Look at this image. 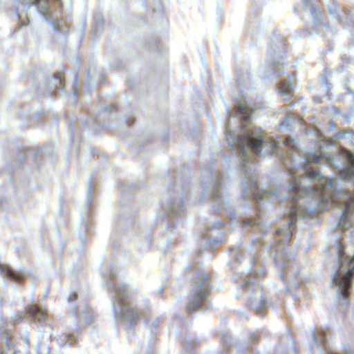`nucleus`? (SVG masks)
<instances>
[{
    "label": "nucleus",
    "mask_w": 354,
    "mask_h": 354,
    "mask_svg": "<svg viewBox=\"0 0 354 354\" xmlns=\"http://www.w3.org/2000/svg\"><path fill=\"white\" fill-rule=\"evenodd\" d=\"M304 158L301 166L288 169V174L292 178L290 187L292 192L298 195L292 196L295 204L299 203L300 195H304L305 203H310L301 207V214L313 215L324 210L327 205L326 201L330 197V192L335 190V187L328 178L311 167L320 162L319 155L311 151L304 153Z\"/></svg>",
    "instance_id": "obj_2"
},
{
    "label": "nucleus",
    "mask_w": 354,
    "mask_h": 354,
    "mask_svg": "<svg viewBox=\"0 0 354 354\" xmlns=\"http://www.w3.org/2000/svg\"><path fill=\"white\" fill-rule=\"evenodd\" d=\"M279 257L280 259H282V258L286 259V257H283V254L282 255V257ZM280 260L281 261V259H280Z\"/></svg>",
    "instance_id": "obj_17"
},
{
    "label": "nucleus",
    "mask_w": 354,
    "mask_h": 354,
    "mask_svg": "<svg viewBox=\"0 0 354 354\" xmlns=\"http://www.w3.org/2000/svg\"><path fill=\"white\" fill-rule=\"evenodd\" d=\"M279 92L285 100L290 99L293 95L292 85L289 80H286L280 84Z\"/></svg>",
    "instance_id": "obj_6"
},
{
    "label": "nucleus",
    "mask_w": 354,
    "mask_h": 354,
    "mask_svg": "<svg viewBox=\"0 0 354 354\" xmlns=\"http://www.w3.org/2000/svg\"><path fill=\"white\" fill-rule=\"evenodd\" d=\"M0 269L3 272L16 280H20L26 276V272L24 270H15L6 264H0Z\"/></svg>",
    "instance_id": "obj_5"
},
{
    "label": "nucleus",
    "mask_w": 354,
    "mask_h": 354,
    "mask_svg": "<svg viewBox=\"0 0 354 354\" xmlns=\"http://www.w3.org/2000/svg\"><path fill=\"white\" fill-rule=\"evenodd\" d=\"M278 234H283V237L286 239V241L289 240L292 235V232L290 230V226H286L284 229H280L277 232Z\"/></svg>",
    "instance_id": "obj_10"
},
{
    "label": "nucleus",
    "mask_w": 354,
    "mask_h": 354,
    "mask_svg": "<svg viewBox=\"0 0 354 354\" xmlns=\"http://www.w3.org/2000/svg\"><path fill=\"white\" fill-rule=\"evenodd\" d=\"M254 307L256 308L257 312L263 313L264 308L266 307V301H261V302H257L254 304Z\"/></svg>",
    "instance_id": "obj_11"
},
{
    "label": "nucleus",
    "mask_w": 354,
    "mask_h": 354,
    "mask_svg": "<svg viewBox=\"0 0 354 354\" xmlns=\"http://www.w3.org/2000/svg\"><path fill=\"white\" fill-rule=\"evenodd\" d=\"M12 317L13 319H21L24 318V315H12Z\"/></svg>",
    "instance_id": "obj_14"
},
{
    "label": "nucleus",
    "mask_w": 354,
    "mask_h": 354,
    "mask_svg": "<svg viewBox=\"0 0 354 354\" xmlns=\"http://www.w3.org/2000/svg\"><path fill=\"white\" fill-rule=\"evenodd\" d=\"M28 310L30 315L38 321L44 319L47 314V310L45 308L37 305L30 306Z\"/></svg>",
    "instance_id": "obj_7"
},
{
    "label": "nucleus",
    "mask_w": 354,
    "mask_h": 354,
    "mask_svg": "<svg viewBox=\"0 0 354 354\" xmlns=\"http://www.w3.org/2000/svg\"><path fill=\"white\" fill-rule=\"evenodd\" d=\"M284 145L288 147L289 149H297L298 148V144L297 142L292 139L291 137H288L285 142Z\"/></svg>",
    "instance_id": "obj_9"
},
{
    "label": "nucleus",
    "mask_w": 354,
    "mask_h": 354,
    "mask_svg": "<svg viewBox=\"0 0 354 354\" xmlns=\"http://www.w3.org/2000/svg\"><path fill=\"white\" fill-rule=\"evenodd\" d=\"M115 296L111 305L113 314L116 318L135 321L140 317V313L135 306L133 289L126 283L115 287Z\"/></svg>",
    "instance_id": "obj_3"
},
{
    "label": "nucleus",
    "mask_w": 354,
    "mask_h": 354,
    "mask_svg": "<svg viewBox=\"0 0 354 354\" xmlns=\"http://www.w3.org/2000/svg\"><path fill=\"white\" fill-rule=\"evenodd\" d=\"M328 354H334V353H331V352H329V353H328Z\"/></svg>",
    "instance_id": "obj_19"
},
{
    "label": "nucleus",
    "mask_w": 354,
    "mask_h": 354,
    "mask_svg": "<svg viewBox=\"0 0 354 354\" xmlns=\"http://www.w3.org/2000/svg\"><path fill=\"white\" fill-rule=\"evenodd\" d=\"M35 6H37L39 11L43 13L46 20L48 21L47 13L48 12V6L46 3V0H36L35 1Z\"/></svg>",
    "instance_id": "obj_8"
},
{
    "label": "nucleus",
    "mask_w": 354,
    "mask_h": 354,
    "mask_svg": "<svg viewBox=\"0 0 354 354\" xmlns=\"http://www.w3.org/2000/svg\"><path fill=\"white\" fill-rule=\"evenodd\" d=\"M250 283V281H245V282L243 283V286L245 287V286H246L248 284H249Z\"/></svg>",
    "instance_id": "obj_16"
},
{
    "label": "nucleus",
    "mask_w": 354,
    "mask_h": 354,
    "mask_svg": "<svg viewBox=\"0 0 354 354\" xmlns=\"http://www.w3.org/2000/svg\"><path fill=\"white\" fill-rule=\"evenodd\" d=\"M276 262L279 265L280 267L283 268H285V263L282 260L281 261L279 257H277Z\"/></svg>",
    "instance_id": "obj_13"
},
{
    "label": "nucleus",
    "mask_w": 354,
    "mask_h": 354,
    "mask_svg": "<svg viewBox=\"0 0 354 354\" xmlns=\"http://www.w3.org/2000/svg\"><path fill=\"white\" fill-rule=\"evenodd\" d=\"M214 195H218V194L216 192H215Z\"/></svg>",
    "instance_id": "obj_18"
},
{
    "label": "nucleus",
    "mask_w": 354,
    "mask_h": 354,
    "mask_svg": "<svg viewBox=\"0 0 354 354\" xmlns=\"http://www.w3.org/2000/svg\"><path fill=\"white\" fill-rule=\"evenodd\" d=\"M290 117L287 116L286 119L281 122V128L283 130H286L290 124Z\"/></svg>",
    "instance_id": "obj_12"
},
{
    "label": "nucleus",
    "mask_w": 354,
    "mask_h": 354,
    "mask_svg": "<svg viewBox=\"0 0 354 354\" xmlns=\"http://www.w3.org/2000/svg\"><path fill=\"white\" fill-rule=\"evenodd\" d=\"M242 97L237 98V111L242 115L243 127L237 133L232 132L230 124L227 126V143L230 147L236 148L240 151L242 159L241 182L244 189V197L250 193L254 195L257 201H261L265 198L271 199L277 194V190L271 188L259 189L257 185V174L253 167L249 166L250 158L248 149L250 148L257 156H260L264 152L271 154L278 153L279 141L276 138H264L259 130L249 131L245 129L246 125L251 122V111L252 106L249 100L244 97L241 83H239Z\"/></svg>",
    "instance_id": "obj_1"
},
{
    "label": "nucleus",
    "mask_w": 354,
    "mask_h": 354,
    "mask_svg": "<svg viewBox=\"0 0 354 354\" xmlns=\"http://www.w3.org/2000/svg\"><path fill=\"white\" fill-rule=\"evenodd\" d=\"M209 292L208 276L206 274H203L200 277L193 289L192 298L188 306L189 310H192L196 308L201 302L205 299Z\"/></svg>",
    "instance_id": "obj_4"
},
{
    "label": "nucleus",
    "mask_w": 354,
    "mask_h": 354,
    "mask_svg": "<svg viewBox=\"0 0 354 354\" xmlns=\"http://www.w3.org/2000/svg\"><path fill=\"white\" fill-rule=\"evenodd\" d=\"M312 336H313V338H314L315 343V344H318V343H319V339H318V338L317 337V336H316V335H315V333H312Z\"/></svg>",
    "instance_id": "obj_15"
}]
</instances>
